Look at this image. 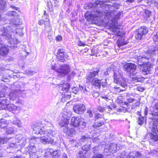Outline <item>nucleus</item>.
Wrapping results in <instances>:
<instances>
[{
    "label": "nucleus",
    "mask_w": 158,
    "mask_h": 158,
    "mask_svg": "<svg viewBox=\"0 0 158 158\" xmlns=\"http://www.w3.org/2000/svg\"><path fill=\"white\" fill-rule=\"evenodd\" d=\"M10 77L8 74L6 73H2L1 76V80L5 82L8 81Z\"/></svg>",
    "instance_id": "58836bf2"
},
{
    "label": "nucleus",
    "mask_w": 158,
    "mask_h": 158,
    "mask_svg": "<svg viewBox=\"0 0 158 158\" xmlns=\"http://www.w3.org/2000/svg\"><path fill=\"white\" fill-rule=\"evenodd\" d=\"M149 57L148 56H139L138 58V64L139 65H144L146 62V60H149Z\"/></svg>",
    "instance_id": "bb28decb"
},
{
    "label": "nucleus",
    "mask_w": 158,
    "mask_h": 158,
    "mask_svg": "<svg viewBox=\"0 0 158 158\" xmlns=\"http://www.w3.org/2000/svg\"><path fill=\"white\" fill-rule=\"evenodd\" d=\"M97 1L94 3H90L89 4V7L91 9V12H87L85 14V18L87 21L95 20L97 17L100 18L102 17V13L100 10L101 7H98V6H90V4H93L96 3Z\"/></svg>",
    "instance_id": "20e7f679"
},
{
    "label": "nucleus",
    "mask_w": 158,
    "mask_h": 158,
    "mask_svg": "<svg viewBox=\"0 0 158 158\" xmlns=\"http://www.w3.org/2000/svg\"><path fill=\"white\" fill-rule=\"evenodd\" d=\"M23 27H21L20 26H19L16 28L15 30V33L17 34H18L20 36L23 35Z\"/></svg>",
    "instance_id": "4c0bfd02"
},
{
    "label": "nucleus",
    "mask_w": 158,
    "mask_h": 158,
    "mask_svg": "<svg viewBox=\"0 0 158 158\" xmlns=\"http://www.w3.org/2000/svg\"><path fill=\"white\" fill-rule=\"evenodd\" d=\"M15 130L14 128L12 127H9L7 128L6 133L7 134H11L13 133Z\"/></svg>",
    "instance_id": "49530a36"
},
{
    "label": "nucleus",
    "mask_w": 158,
    "mask_h": 158,
    "mask_svg": "<svg viewBox=\"0 0 158 158\" xmlns=\"http://www.w3.org/2000/svg\"><path fill=\"white\" fill-rule=\"evenodd\" d=\"M33 133L37 135H40V138L39 137L40 140L44 144H55L57 142L55 136L56 132L54 129H51L48 127H43L39 123L33 127Z\"/></svg>",
    "instance_id": "f257e3e1"
},
{
    "label": "nucleus",
    "mask_w": 158,
    "mask_h": 158,
    "mask_svg": "<svg viewBox=\"0 0 158 158\" xmlns=\"http://www.w3.org/2000/svg\"><path fill=\"white\" fill-rule=\"evenodd\" d=\"M110 0H97L96 3L92 4H90V6H98V7H101L102 9L105 8L106 9H111L113 10L114 13L115 10L114 9L115 8L116 9H118L119 8V6L118 5L114 4L113 5L106 4L105 2H110Z\"/></svg>",
    "instance_id": "423d86ee"
},
{
    "label": "nucleus",
    "mask_w": 158,
    "mask_h": 158,
    "mask_svg": "<svg viewBox=\"0 0 158 158\" xmlns=\"http://www.w3.org/2000/svg\"><path fill=\"white\" fill-rule=\"evenodd\" d=\"M19 107L15 106L13 104H8L7 106L6 110L10 111H11L12 113L15 111H18Z\"/></svg>",
    "instance_id": "cd10ccee"
},
{
    "label": "nucleus",
    "mask_w": 158,
    "mask_h": 158,
    "mask_svg": "<svg viewBox=\"0 0 158 158\" xmlns=\"http://www.w3.org/2000/svg\"><path fill=\"white\" fill-rule=\"evenodd\" d=\"M20 57L22 59H23L25 58L26 56L28 55V53L25 51H22L20 53Z\"/></svg>",
    "instance_id": "de8ad7c7"
},
{
    "label": "nucleus",
    "mask_w": 158,
    "mask_h": 158,
    "mask_svg": "<svg viewBox=\"0 0 158 158\" xmlns=\"http://www.w3.org/2000/svg\"><path fill=\"white\" fill-rule=\"evenodd\" d=\"M22 23L20 19H17L15 21H13V26L15 27L17 26L22 24Z\"/></svg>",
    "instance_id": "a18cd8bd"
},
{
    "label": "nucleus",
    "mask_w": 158,
    "mask_h": 158,
    "mask_svg": "<svg viewBox=\"0 0 158 158\" xmlns=\"http://www.w3.org/2000/svg\"><path fill=\"white\" fill-rule=\"evenodd\" d=\"M6 2L4 0H0V13H2L6 10Z\"/></svg>",
    "instance_id": "7c9ffc66"
},
{
    "label": "nucleus",
    "mask_w": 158,
    "mask_h": 158,
    "mask_svg": "<svg viewBox=\"0 0 158 158\" xmlns=\"http://www.w3.org/2000/svg\"><path fill=\"white\" fill-rule=\"evenodd\" d=\"M152 68L151 64L146 63L143 65V68L142 69V72L144 74L146 75L149 73Z\"/></svg>",
    "instance_id": "412c9836"
},
{
    "label": "nucleus",
    "mask_w": 158,
    "mask_h": 158,
    "mask_svg": "<svg viewBox=\"0 0 158 158\" xmlns=\"http://www.w3.org/2000/svg\"><path fill=\"white\" fill-rule=\"evenodd\" d=\"M138 124L139 125H142L144 123V118L143 116H142L140 115L139 118L138 119Z\"/></svg>",
    "instance_id": "8fccbe9b"
},
{
    "label": "nucleus",
    "mask_w": 158,
    "mask_h": 158,
    "mask_svg": "<svg viewBox=\"0 0 158 158\" xmlns=\"http://www.w3.org/2000/svg\"><path fill=\"white\" fill-rule=\"evenodd\" d=\"M153 110L152 111V118L154 121L153 123L152 133L150 137V143L152 145H154L157 143L158 138V102H155L153 106Z\"/></svg>",
    "instance_id": "f03ea898"
},
{
    "label": "nucleus",
    "mask_w": 158,
    "mask_h": 158,
    "mask_svg": "<svg viewBox=\"0 0 158 158\" xmlns=\"http://www.w3.org/2000/svg\"><path fill=\"white\" fill-rule=\"evenodd\" d=\"M151 14V12L150 10H146L145 11L144 15L146 18H147L150 16Z\"/></svg>",
    "instance_id": "603ef678"
},
{
    "label": "nucleus",
    "mask_w": 158,
    "mask_h": 158,
    "mask_svg": "<svg viewBox=\"0 0 158 158\" xmlns=\"http://www.w3.org/2000/svg\"><path fill=\"white\" fill-rule=\"evenodd\" d=\"M91 142H88L86 144L84 145L82 147V149L85 152H87V151L90 149Z\"/></svg>",
    "instance_id": "f704fd0d"
},
{
    "label": "nucleus",
    "mask_w": 158,
    "mask_h": 158,
    "mask_svg": "<svg viewBox=\"0 0 158 158\" xmlns=\"http://www.w3.org/2000/svg\"><path fill=\"white\" fill-rule=\"evenodd\" d=\"M9 101L6 99H0V109L6 110Z\"/></svg>",
    "instance_id": "5701e85b"
},
{
    "label": "nucleus",
    "mask_w": 158,
    "mask_h": 158,
    "mask_svg": "<svg viewBox=\"0 0 158 158\" xmlns=\"http://www.w3.org/2000/svg\"><path fill=\"white\" fill-rule=\"evenodd\" d=\"M9 52L7 48L3 45L0 47V56H6Z\"/></svg>",
    "instance_id": "a878e982"
},
{
    "label": "nucleus",
    "mask_w": 158,
    "mask_h": 158,
    "mask_svg": "<svg viewBox=\"0 0 158 158\" xmlns=\"http://www.w3.org/2000/svg\"><path fill=\"white\" fill-rule=\"evenodd\" d=\"M0 87L1 88V89L0 90V97H3L5 96L8 88L4 85H0Z\"/></svg>",
    "instance_id": "c756f323"
},
{
    "label": "nucleus",
    "mask_w": 158,
    "mask_h": 158,
    "mask_svg": "<svg viewBox=\"0 0 158 158\" xmlns=\"http://www.w3.org/2000/svg\"><path fill=\"white\" fill-rule=\"evenodd\" d=\"M142 2V3L144 6L152 5V6H156L157 4V2L155 0H139V1Z\"/></svg>",
    "instance_id": "b1692460"
},
{
    "label": "nucleus",
    "mask_w": 158,
    "mask_h": 158,
    "mask_svg": "<svg viewBox=\"0 0 158 158\" xmlns=\"http://www.w3.org/2000/svg\"><path fill=\"white\" fill-rule=\"evenodd\" d=\"M52 7L53 6H56L58 5V2L56 0H51Z\"/></svg>",
    "instance_id": "69168bd1"
},
{
    "label": "nucleus",
    "mask_w": 158,
    "mask_h": 158,
    "mask_svg": "<svg viewBox=\"0 0 158 158\" xmlns=\"http://www.w3.org/2000/svg\"><path fill=\"white\" fill-rule=\"evenodd\" d=\"M51 0H47V6L49 9V11L51 12L53 10Z\"/></svg>",
    "instance_id": "c03bdc74"
},
{
    "label": "nucleus",
    "mask_w": 158,
    "mask_h": 158,
    "mask_svg": "<svg viewBox=\"0 0 158 158\" xmlns=\"http://www.w3.org/2000/svg\"><path fill=\"white\" fill-rule=\"evenodd\" d=\"M67 114L68 113L65 112H63L60 114V121L59 124L61 127H65L69 124V118Z\"/></svg>",
    "instance_id": "6e6552de"
},
{
    "label": "nucleus",
    "mask_w": 158,
    "mask_h": 158,
    "mask_svg": "<svg viewBox=\"0 0 158 158\" xmlns=\"http://www.w3.org/2000/svg\"><path fill=\"white\" fill-rule=\"evenodd\" d=\"M81 119L77 117H73L71 119V124L73 127H76L79 126L81 123Z\"/></svg>",
    "instance_id": "a211bd4d"
},
{
    "label": "nucleus",
    "mask_w": 158,
    "mask_h": 158,
    "mask_svg": "<svg viewBox=\"0 0 158 158\" xmlns=\"http://www.w3.org/2000/svg\"><path fill=\"white\" fill-rule=\"evenodd\" d=\"M110 100V99H109L106 96L101 97V102H100V104L103 105H104V104L102 103V102H104L105 101L108 102L109 100Z\"/></svg>",
    "instance_id": "09e8293b"
},
{
    "label": "nucleus",
    "mask_w": 158,
    "mask_h": 158,
    "mask_svg": "<svg viewBox=\"0 0 158 158\" xmlns=\"http://www.w3.org/2000/svg\"><path fill=\"white\" fill-rule=\"evenodd\" d=\"M85 125L86 123L84 122L81 121V123H80L79 127H80L82 129H83L85 127Z\"/></svg>",
    "instance_id": "5fc2aeb1"
},
{
    "label": "nucleus",
    "mask_w": 158,
    "mask_h": 158,
    "mask_svg": "<svg viewBox=\"0 0 158 158\" xmlns=\"http://www.w3.org/2000/svg\"><path fill=\"white\" fill-rule=\"evenodd\" d=\"M63 131L69 136H72L73 134L76 133V131L74 128L69 129V127L67 126L64 127Z\"/></svg>",
    "instance_id": "6ab92c4d"
},
{
    "label": "nucleus",
    "mask_w": 158,
    "mask_h": 158,
    "mask_svg": "<svg viewBox=\"0 0 158 158\" xmlns=\"http://www.w3.org/2000/svg\"><path fill=\"white\" fill-rule=\"evenodd\" d=\"M50 155L58 158L60 155V151L58 150L53 151L52 149H48L46 151L44 158H49L48 156Z\"/></svg>",
    "instance_id": "1a4fd4ad"
},
{
    "label": "nucleus",
    "mask_w": 158,
    "mask_h": 158,
    "mask_svg": "<svg viewBox=\"0 0 158 158\" xmlns=\"http://www.w3.org/2000/svg\"><path fill=\"white\" fill-rule=\"evenodd\" d=\"M99 72V70H94L87 74L86 76V80L87 82H89L95 78H97L98 76V73Z\"/></svg>",
    "instance_id": "f8f14e48"
},
{
    "label": "nucleus",
    "mask_w": 158,
    "mask_h": 158,
    "mask_svg": "<svg viewBox=\"0 0 158 158\" xmlns=\"http://www.w3.org/2000/svg\"><path fill=\"white\" fill-rule=\"evenodd\" d=\"M30 144V146L29 145L26 149V151L28 153L30 157L33 156L35 155L36 150L34 144Z\"/></svg>",
    "instance_id": "dca6fc26"
},
{
    "label": "nucleus",
    "mask_w": 158,
    "mask_h": 158,
    "mask_svg": "<svg viewBox=\"0 0 158 158\" xmlns=\"http://www.w3.org/2000/svg\"><path fill=\"white\" fill-rule=\"evenodd\" d=\"M89 83H91L92 85L95 86L96 89H99L101 87V80L98 79V78L95 79Z\"/></svg>",
    "instance_id": "393cba45"
},
{
    "label": "nucleus",
    "mask_w": 158,
    "mask_h": 158,
    "mask_svg": "<svg viewBox=\"0 0 158 158\" xmlns=\"http://www.w3.org/2000/svg\"><path fill=\"white\" fill-rule=\"evenodd\" d=\"M12 28L11 26H9L8 28L4 27H1V31H0V35L3 37L5 36V38L7 40L9 44L7 45L8 47L12 49H15L17 46H15L18 43V39L15 37H12V35L11 34L10 31L12 33L13 31Z\"/></svg>",
    "instance_id": "7ed1b4c3"
},
{
    "label": "nucleus",
    "mask_w": 158,
    "mask_h": 158,
    "mask_svg": "<svg viewBox=\"0 0 158 158\" xmlns=\"http://www.w3.org/2000/svg\"><path fill=\"white\" fill-rule=\"evenodd\" d=\"M103 155L101 154H94L92 158H103Z\"/></svg>",
    "instance_id": "864d4df0"
},
{
    "label": "nucleus",
    "mask_w": 158,
    "mask_h": 158,
    "mask_svg": "<svg viewBox=\"0 0 158 158\" xmlns=\"http://www.w3.org/2000/svg\"><path fill=\"white\" fill-rule=\"evenodd\" d=\"M78 89V87H74L72 88V91L73 93L76 94L77 92Z\"/></svg>",
    "instance_id": "052dcab7"
},
{
    "label": "nucleus",
    "mask_w": 158,
    "mask_h": 158,
    "mask_svg": "<svg viewBox=\"0 0 158 158\" xmlns=\"http://www.w3.org/2000/svg\"><path fill=\"white\" fill-rule=\"evenodd\" d=\"M15 143H10L9 144V147L8 148H13L14 147H15L16 145H15Z\"/></svg>",
    "instance_id": "0e129e2a"
},
{
    "label": "nucleus",
    "mask_w": 158,
    "mask_h": 158,
    "mask_svg": "<svg viewBox=\"0 0 158 158\" xmlns=\"http://www.w3.org/2000/svg\"><path fill=\"white\" fill-rule=\"evenodd\" d=\"M98 49H92L91 50V54L92 55H94L95 54H98Z\"/></svg>",
    "instance_id": "bf43d9fd"
},
{
    "label": "nucleus",
    "mask_w": 158,
    "mask_h": 158,
    "mask_svg": "<svg viewBox=\"0 0 158 158\" xmlns=\"http://www.w3.org/2000/svg\"><path fill=\"white\" fill-rule=\"evenodd\" d=\"M11 139V140L14 139V138H2L0 137V144H3L6 143L7 141H8L9 140Z\"/></svg>",
    "instance_id": "a19ab883"
},
{
    "label": "nucleus",
    "mask_w": 158,
    "mask_h": 158,
    "mask_svg": "<svg viewBox=\"0 0 158 158\" xmlns=\"http://www.w3.org/2000/svg\"><path fill=\"white\" fill-rule=\"evenodd\" d=\"M95 118L96 121L99 119H101L100 120H103V115L99 114H96L95 115Z\"/></svg>",
    "instance_id": "3c124183"
},
{
    "label": "nucleus",
    "mask_w": 158,
    "mask_h": 158,
    "mask_svg": "<svg viewBox=\"0 0 158 158\" xmlns=\"http://www.w3.org/2000/svg\"><path fill=\"white\" fill-rule=\"evenodd\" d=\"M118 84H120L121 86L123 88H125L127 87V83L125 81L120 82H120L118 83Z\"/></svg>",
    "instance_id": "6e6d98bb"
},
{
    "label": "nucleus",
    "mask_w": 158,
    "mask_h": 158,
    "mask_svg": "<svg viewBox=\"0 0 158 158\" xmlns=\"http://www.w3.org/2000/svg\"><path fill=\"white\" fill-rule=\"evenodd\" d=\"M78 145L79 143H77V144L76 141L72 140L69 143L68 146V147L69 148H71V147L73 148L76 147H78Z\"/></svg>",
    "instance_id": "c9c22d12"
},
{
    "label": "nucleus",
    "mask_w": 158,
    "mask_h": 158,
    "mask_svg": "<svg viewBox=\"0 0 158 158\" xmlns=\"http://www.w3.org/2000/svg\"><path fill=\"white\" fill-rule=\"evenodd\" d=\"M122 26L120 25L118 26L115 25L112 26L110 29L114 34H115L118 36H122L123 34L122 31Z\"/></svg>",
    "instance_id": "2eb2a0df"
},
{
    "label": "nucleus",
    "mask_w": 158,
    "mask_h": 158,
    "mask_svg": "<svg viewBox=\"0 0 158 158\" xmlns=\"http://www.w3.org/2000/svg\"><path fill=\"white\" fill-rule=\"evenodd\" d=\"M60 89L65 93L68 92L70 86L69 83H66L60 85Z\"/></svg>",
    "instance_id": "c85d7f7f"
},
{
    "label": "nucleus",
    "mask_w": 158,
    "mask_h": 158,
    "mask_svg": "<svg viewBox=\"0 0 158 158\" xmlns=\"http://www.w3.org/2000/svg\"><path fill=\"white\" fill-rule=\"evenodd\" d=\"M75 112L79 114L83 113L85 110V107L83 104H78L75 105L73 108Z\"/></svg>",
    "instance_id": "4468645a"
},
{
    "label": "nucleus",
    "mask_w": 158,
    "mask_h": 158,
    "mask_svg": "<svg viewBox=\"0 0 158 158\" xmlns=\"http://www.w3.org/2000/svg\"><path fill=\"white\" fill-rule=\"evenodd\" d=\"M43 18H44V19L45 20V21L46 22H48L49 21V19H48L49 16L48 15H43L42 16Z\"/></svg>",
    "instance_id": "680f3d73"
},
{
    "label": "nucleus",
    "mask_w": 158,
    "mask_h": 158,
    "mask_svg": "<svg viewBox=\"0 0 158 158\" xmlns=\"http://www.w3.org/2000/svg\"><path fill=\"white\" fill-rule=\"evenodd\" d=\"M87 152L85 151H80L77 154V156L78 158H86V154Z\"/></svg>",
    "instance_id": "79ce46f5"
},
{
    "label": "nucleus",
    "mask_w": 158,
    "mask_h": 158,
    "mask_svg": "<svg viewBox=\"0 0 158 158\" xmlns=\"http://www.w3.org/2000/svg\"><path fill=\"white\" fill-rule=\"evenodd\" d=\"M152 154H153V156L155 157L158 155V148L152 151Z\"/></svg>",
    "instance_id": "4d7b16f0"
},
{
    "label": "nucleus",
    "mask_w": 158,
    "mask_h": 158,
    "mask_svg": "<svg viewBox=\"0 0 158 158\" xmlns=\"http://www.w3.org/2000/svg\"><path fill=\"white\" fill-rule=\"evenodd\" d=\"M104 124L103 120H100L96 122L94 125H93V127L94 128H96L98 127L101 126Z\"/></svg>",
    "instance_id": "ea45409f"
},
{
    "label": "nucleus",
    "mask_w": 158,
    "mask_h": 158,
    "mask_svg": "<svg viewBox=\"0 0 158 158\" xmlns=\"http://www.w3.org/2000/svg\"><path fill=\"white\" fill-rule=\"evenodd\" d=\"M68 56L64 52L63 49H59L57 52V58L58 61L64 62L65 61V59L67 58Z\"/></svg>",
    "instance_id": "ddd939ff"
},
{
    "label": "nucleus",
    "mask_w": 158,
    "mask_h": 158,
    "mask_svg": "<svg viewBox=\"0 0 158 158\" xmlns=\"http://www.w3.org/2000/svg\"><path fill=\"white\" fill-rule=\"evenodd\" d=\"M114 15V12L113 10L109 9L106 14L105 17L107 19H109L111 18L112 16H113Z\"/></svg>",
    "instance_id": "72a5a7b5"
},
{
    "label": "nucleus",
    "mask_w": 158,
    "mask_h": 158,
    "mask_svg": "<svg viewBox=\"0 0 158 158\" xmlns=\"http://www.w3.org/2000/svg\"><path fill=\"white\" fill-rule=\"evenodd\" d=\"M40 138L38 137L35 138L34 137L30 139L27 138L25 139L22 143V146H24L26 145H28L30 144H35L36 143H38L40 141Z\"/></svg>",
    "instance_id": "9d476101"
},
{
    "label": "nucleus",
    "mask_w": 158,
    "mask_h": 158,
    "mask_svg": "<svg viewBox=\"0 0 158 158\" xmlns=\"http://www.w3.org/2000/svg\"><path fill=\"white\" fill-rule=\"evenodd\" d=\"M16 90L18 96L24 97L26 94V92L24 90H22L19 89H16Z\"/></svg>",
    "instance_id": "37998d69"
},
{
    "label": "nucleus",
    "mask_w": 158,
    "mask_h": 158,
    "mask_svg": "<svg viewBox=\"0 0 158 158\" xmlns=\"http://www.w3.org/2000/svg\"><path fill=\"white\" fill-rule=\"evenodd\" d=\"M51 68L52 70H55L61 76L65 75L70 71V67L69 65L67 64L60 65L59 67L56 69V66L55 64L54 65L52 64Z\"/></svg>",
    "instance_id": "0eeeda50"
},
{
    "label": "nucleus",
    "mask_w": 158,
    "mask_h": 158,
    "mask_svg": "<svg viewBox=\"0 0 158 158\" xmlns=\"http://www.w3.org/2000/svg\"><path fill=\"white\" fill-rule=\"evenodd\" d=\"M12 123L19 127H23V124L21 121L16 117L13 118Z\"/></svg>",
    "instance_id": "473e14b6"
},
{
    "label": "nucleus",
    "mask_w": 158,
    "mask_h": 158,
    "mask_svg": "<svg viewBox=\"0 0 158 158\" xmlns=\"http://www.w3.org/2000/svg\"><path fill=\"white\" fill-rule=\"evenodd\" d=\"M93 150L94 153L95 154L98 152V146H95L93 148Z\"/></svg>",
    "instance_id": "774afa93"
},
{
    "label": "nucleus",
    "mask_w": 158,
    "mask_h": 158,
    "mask_svg": "<svg viewBox=\"0 0 158 158\" xmlns=\"http://www.w3.org/2000/svg\"><path fill=\"white\" fill-rule=\"evenodd\" d=\"M148 31V28L145 26L140 27L138 29L137 34L135 36L136 38L138 40H141L142 36L145 35Z\"/></svg>",
    "instance_id": "9b49d317"
},
{
    "label": "nucleus",
    "mask_w": 158,
    "mask_h": 158,
    "mask_svg": "<svg viewBox=\"0 0 158 158\" xmlns=\"http://www.w3.org/2000/svg\"><path fill=\"white\" fill-rule=\"evenodd\" d=\"M123 69L126 72L130 74V77L135 82L139 81L141 79L136 76V65L132 63H126L123 66Z\"/></svg>",
    "instance_id": "39448f33"
},
{
    "label": "nucleus",
    "mask_w": 158,
    "mask_h": 158,
    "mask_svg": "<svg viewBox=\"0 0 158 158\" xmlns=\"http://www.w3.org/2000/svg\"><path fill=\"white\" fill-rule=\"evenodd\" d=\"M153 39L154 42H156L158 40V31L156 33V34H154L153 37Z\"/></svg>",
    "instance_id": "13d9d810"
},
{
    "label": "nucleus",
    "mask_w": 158,
    "mask_h": 158,
    "mask_svg": "<svg viewBox=\"0 0 158 158\" xmlns=\"http://www.w3.org/2000/svg\"><path fill=\"white\" fill-rule=\"evenodd\" d=\"M135 152V156L138 158H139L142 156L141 154L139 152Z\"/></svg>",
    "instance_id": "e2e57ef3"
},
{
    "label": "nucleus",
    "mask_w": 158,
    "mask_h": 158,
    "mask_svg": "<svg viewBox=\"0 0 158 158\" xmlns=\"http://www.w3.org/2000/svg\"><path fill=\"white\" fill-rule=\"evenodd\" d=\"M117 144L114 143H110L109 145H107L105 148V152H106L108 150L110 152L113 153H115L117 152Z\"/></svg>",
    "instance_id": "f3484780"
},
{
    "label": "nucleus",
    "mask_w": 158,
    "mask_h": 158,
    "mask_svg": "<svg viewBox=\"0 0 158 158\" xmlns=\"http://www.w3.org/2000/svg\"><path fill=\"white\" fill-rule=\"evenodd\" d=\"M9 97L10 100L12 101H17L19 98V97L16 89L12 90L9 95Z\"/></svg>",
    "instance_id": "4be33fe9"
},
{
    "label": "nucleus",
    "mask_w": 158,
    "mask_h": 158,
    "mask_svg": "<svg viewBox=\"0 0 158 158\" xmlns=\"http://www.w3.org/2000/svg\"><path fill=\"white\" fill-rule=\"evenodd\" d=\"M91 137L87 134L82 135L79 140V142L80 144L82 145L84 143H87L88 142H90Z\"/></svg>",
    "instance_id": "aec40b11"
},
{
    "label": "nucleus",
    "mask_w": 158,
    "mask_h": 158,
    "mask_svg": "<svg viewBox=\"0 0 158 158\" xmlns=\"http://www.w3.org/2000/svg\"><path fill=\"white\" fill-rule=\"evenodd\" d=\"M117 43L118 44V47H120L123 45H125L127 44V42L125 41L122 39L118 40L117 41Z\"/></svg>",
    "instance_id": "e433bc0d"
},
{
    "label": "nucleus",
    "mask_w": 158,
    "mask_h": 158,
    "mask_svg": "<svg viewBox=\"0 0 158 158\" xmlns=\"http://www.w3.org/2000/svg\"><path fill=\"white\" fill-rule=\"evenodd\" d=\"M85 86H83L82 85H79V89L81 91V92L83 93L84 91L85 90Z\"/></svg>",
    "instance_id": "338daca9"
},
{
    "label": "nucleus",
    "mask_w": 158,
    "mask_h": 158,
    "mask_svg": "<svg viewBox=\"0 0 158 158\" xmlns=\"http://www.w3.org/2000/svg\"><path fill=\"white\" fill-rule=\"evenodd\" d=\"M119 75L120 76L121 75L120 73H119L118 72L116 71L114 72L113 77L114 83L118 84L120 82L119 78Z\"/></svg>",
    "instance_id": "2f4dec72"
}]
</instances>
